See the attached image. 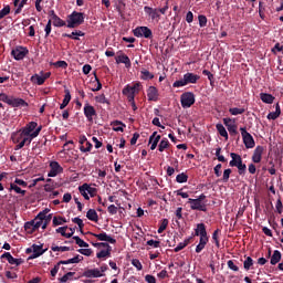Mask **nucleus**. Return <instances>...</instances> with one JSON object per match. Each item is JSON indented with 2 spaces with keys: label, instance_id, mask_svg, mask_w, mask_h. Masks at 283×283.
<instances>
[{
  "label": "nucleus",
  "instance_id": "09e8293b",
  "mask_svg": "<svg viewBox=\"0 0 283 283\" xmlns=\"http://www.w3.org/2000/svg\"><path fill=\"white\" fill-rule=\"evenodd\" d=\"M50 222H52V214L44 213L42 229H48V224H50Z\"/></svg>",
  "mask_w": 283,
  "mask_h": 283
},
{
  "label": "nucleus",
  "instance_id": "ddd939ff",
  "mask_svg": "<svg viewBox=\"0 0 283 283\" xmlns=\"http://www.w3.org/2000/svg\"><path fill=\"white\" fill-rule=\"evenodd\" d=\"M118 54L119 55L115 57L117 65H120V63H124L126 67H132V60H129V56H127L125 53H122V51H119Z\"/></svg>",
  "mask_w": 283,
  "mask_h": 283
},
{
  "label": "nucleus",
  "instance_id": "39448f33",
  "mask_svg": "<svg viewBox=\"0 0 283 283\" xmlns=\"http://www.w3.org/2000/svg\"><path fill=\"white\" fill-rule=\"evenodd\" d=\"M180 103H181V107H184V109H188L189 107H191V105H193L196 103V95L191 92H186V93L181 94Z\"/></svg>",
  "mask_w": 283,
  "mask_h": 283
},
{
  "label": "nucleus",
  "instance_id": "cd10ccee",
  "mask_svg": "<svg viewBox=\"0 0 283 283\" xmlns=\"http://www.w3.org/2000/svg\"><path fill=\"white\" fill-rule=\"evenodd\" d=\"M78 262H83V255L77 254L73 259L60 261L59 264H78Z\"/></svg>",
  "mask_w": 283,
  "mask_h": 283
},
{
  "label": "nucleus",
  "instance_id": "774afa93",
  "mask_svg": "<svg viewBox=\"0 0 283 283\" xmlns=\"http://www.w3.org/2000/svg\"><path fill=\"white\" fill-rule=\"evenodd\" d=\"M145 281H146L147 283H156V276H154V275H151V274H147V275L145 276Z\"/></svg>",
  "mask_w": 283,
  "mask_h": 283
},
{
  "label": "nucleus",
  "instance_id": "2eb2a0df",
  "mask_svg": "<svg viewBox=\"0 0 283 283\" xmlns=\"http://www.w3.org/2000/svg\"><path fill=\"white\" fill-rule=\"evenodd\" d=\"M262 154H264V147L256 146L252 155V163H255V164L262 163Z\"/></svg>",
  "mask_w": 283,
  "mask_h": 283
},
{
  "label": "nucleus",
  "instance_id": "6e6552de",
  "mask_svg": "<svg viewBox=\"0 0 283 283\" xmlns=\"http://www.w3.org/2000/svg\"><path fill=\"white\" fill-rule=\"evenodd\" d=\"M45 213H50V209L48 208L44 209L43 211L39 212L33 220H31L35 231H38V229H41V227H43V219L45 218Z\"/></svg>",
  "mask_w": 283,
  "mask_h": 283
},
{
  "label": "nucleus",
  "instance_id": "f704fd0d",
  "mask_svg": "<svg viewBox=\"0 0 283 283\" xmlns=\"http://www.w3.org/2000/svg\"><path fill=\"white\" fill-rule=\"evenodd\" d=\"M139 92L136 91V88H134L132 85H126L123 91L122 94H132L133 96H136V94H138Z\"/></svg>",
  "mask_w": 283,
  "mask_h": 283
},
{
  "label": "nucleus",
  "instance_id": "7ed1b4c3",
  "mask_svg": "<svg viewBox=\"0 0 283 283\" xmlns=\"http://www.w3.org/2000/svg\"><path fill=\"white\" fill-rule=\"evenodd\" d=\"M134 36L137 39H154V32L148 27H137L133 30Z\"/></svg>",
  "mask_w": 283,
  "mask_h": 283
},
{
  "label": "nucleus",
  "instance_id": "bf43d9fd",
  "mask_svg": "<svg viewBox=\"0 0 283 283\" xmlns=\"http://www.w3.org/2000/svg\"><path fill=\"white\" fill-rule=\"evenodd\" d=\"M51 251H54V252H56V251H61L62 253H65V251H70V247H57V245H52L51 247Z\"/></svg>",
  "mask_w": 283,
  "mask_h": 283
},
{
  "label": "nucleus",
  "instance_id": "4c0bfd02",
  "mask_svg": "<svg viewBox=\"0 0 283 283\" xmlns=\"http://www.w3.org/2000/svg\"><path fill=\"white\" fill-rule=\"evenodd\" d=\"M55 231H56V233H61V235L63 238H72V233L65 232V231H67V226L60 227Z\"/></svg>",
  "mask_w": 283,
  "mask_h": 283
},
{
  "label": "nucleus",
  "instance_id": "bb28decb",
  "mask_svg": "<svg viewBox=\"0 0 283 283\" xmlns=\"http://www.w3.org/2000/svg\"><path fill=\"white\" fill-rule=\"evenodd\" d=\"M280 260H282V252L275 250L270 259V264H272V266H275V264H277Z\"/></svg>",
  "mask_w": 283,
  "mask_h": 283
},
{
  "label": "nucleus",
  "instance_id": "e433bc0d",
  "mask_svg": "<svg viewBox=\"0 0 283 283\" xmlns=\"http://www.w3.org/2000/svg\"><path fill=\"white\" fill-rule=\"evenodd\" d=\"M65 223H67V219H65V217H53V227H60Z\"/></svg>",
  "mask_w": 283,
  "mask_h": 283
},
{
  "label": "nucleus",
  "instance_id": "9b49d317",
  "mask_svg": "<svg viewBox=\"0 0 283 283\" xmlns=\"http://www.w3.org/2000/svg\"><path fill=\"white\" fill-rule=\"evenodd\" d=\"M41 129H43V126H39L29 136H27V135L23 136V133H21L20 138H22V140H25V145H30L32 143V139L36 138V136H39V134H41Z\"/></svg>",
  "mask_w": 283,
  "mask_h": 283
},
{
  "label": "nucleus",
  "instance_id": "f8f14e48",
  "mask_svg": "<svg viewBox=\"0 0 283 283\" xmlns=\"http://www.w3.org/2000/svg\"><path fill=\"white\" fill-rule=\"evenodd\" d=\"M146 92L148 101L157 103L159 96L158 88L156 86H149Z\"/></svg>",
  "mask_w": 283,
  "mask_h": 283
},
{
  "label": "nucleus",
  "instance_id": "338daca9",
  "mask_svg": "<svg viewBox=\"0 0 283 283\" xmlns=\"http://www.w3.org/2000/svg\"><path fill=\"white\" fill-rule=\"evenodd\" d=\"M54 67H62V70H67V62L56 61L53 63Z\"/></svg>",
  "mask_w": 283,
  "mask_h": 283
},
{
  "label": "nucleus",
  "instance_id": "49530a36",
  "mask_svg": "<svg viewBox=\"0 0 283 283\" xmlns=\"http://www.w3.org/2000/svg\"><path fill=\"white\" fill-rule=\"evenodd\" d=\"M227 129H228L230 136H238V134H239L238 133V125H235V124L228 125Z\"/></svg>",
  "mask_w": 283,
  "mask_h": 283
},
{
  "label": "nucleus",
  "instance_id": "4d7b16f0",
  "mask_svg": "<svg viewBox=\"0 0 283 283\" xmlns=\"http://www.w3.org/2000/svg\"><path fill=\"white\" fill-rule=\"evenodd\" d=\"M237 169H238L239 176H244V174H247V164H243V163L239 164L237 166Z\"/></svg>",
  "mask_w": 283,
  "mask_h": 283
},
{
  "label": "nucleus",
  "instance_id": "680f3d73",
  "mask_svg": "<svg viewBox=\"0 0 283 283\" xmlns=\"http://www.w3.org/2000/svg\"><path fill=\"white\" fill-rule=\"evenodd\" d=\"M231 168H228L223 171L222 182H229V178H231Z\"/></svg>",
  "mask_w": 283,
  "mask_h": 283
},
{
  "label": "nucleus",
  "instance_id": "8fccbe9b",
  "mask_svg": "<svg viewBox=\"0 0 283 283\" xmlns=\"http://www.w3.org/2000/svg\"><path fill=\"white\" fill-rule=\"evenodd\" d=\"M72 222H74V224H77L81 233H83V228L85 227V223H83V220L78 217H75L72 219Z\"/></svg>",
  "mask_w": 283,
  "mask_h": 283
},
{
  "label": "nucleus",
  "instance_id": "a878e982",
  "mask_svg": "<svg viewBox=\"0 0 283 283\" xmlns=\"http://www.w3.org/2000/svg\"><path fill=\"white\" fill-rule=\"evenodd\" d=\"M111 126L113 127L114 132H125V127H127V125L120 120H114L111 123Z\"/></svg>",
  "mask_w": 283,
  "mask_h": 283
},
{
  "label": "nucleus",
  "instance_id": "f257e3e1",
  "mask_svg": "<svg viewBox=\"0 0 283 283\" xmlns=\"http://www.w3.org/2000/svg\"><path fill=\"white\" fill-rule=\"evenodd\" d=\"M66 28H78V25H83L85 23V13L73 11L70 15H67Z\"/></svg>",
  "mask_w": 283,
  "mask_h": 283
},
{
  "label": "nucleus",
  "instance_id": "864d4df0",
  "mask_svg": "<svg viewBox=\"0 0 283 283\" xmlns=\"http://www.w3.org/2000/svg\"><path fill=\"white\" fill-rule=\"evenodd\" d=\"M229 112L232 116H239L240 114H244L245 109L233 107V108H229Z\"/></svg>",
  "mask_w": 283,
  "mask_h": 283
},
{
  "label": "nucleus",
  "instance_id": "58836bf2",
  "mask_svg": "<svg viewBox=\"0 0 283 283\" xmlns=\"http://www.w3.org/2000/svg\"><path fill=\"white\" fill-rule=\"evenodd\" d=\"M168 147H169V139L163 138L159 143L158 150L165 151V149H168Z\"/></svg>",
  "mask_w": 283,
  "mask_h": 283
},
{
  "label": "nucleus",
  "instance_id": "f3484780",
  "mask_svg": "<svg viewBox=\"0 0 283 283\" xmlns=\"http://www.w3.org/2000/svg\"><path fill=\"white\" fill-rule=\"evenodd\" d=\"M39 124L36 122H30L23 129H22V136H31L34 133V129H38L36 127Z\"/></svg>",
  "mask_w": 283,
  "mask_h": 283
},
{
  "label": "nucleus",
  "instance_id": "9d476101",
  "mask_svg": "<svg viewBox=\"0 0 283 283\" xmlns=\"http://www.w3.org/2000/svg\"><path fill=\"white\" fill-rule=\"evenodd\" d=\"M84 116L88 123H94V116H96V108L90 105V103H86L84 105Z\"/></svg>",
  "mask_w": 283,
  "mask_h": 283
},
{
  "label": "nucleus",
  "instance_id": "c85d7f7f",
  "mask_svg": "<svg viewBox=\"0 0 283 283\" xmlns=\"http://www.w3.org/2000/svg\"><path fill=\"white\" fill-rule=\"evenodd\" d=\"M195 235H202V238H205V235H207V226H205V223H198Z\"/></svg>",
  "mask_w": 283,
  "mask_h": 283
},
{
  "label": "nucleus",
  "instance_id": "1a4fd4ad",
  "mask_svg": "<svg viewBox=\"0 0 283 283\" xmlns=\"http://www.w3.org/2000/svg\"><path fill=\"white\" fill-rule=\"evenodd\" d=\"M50 171L48 174L49 178H56L59 174H63V167L59 161H51L50 163Z\"/></svg>",
  "mask_w": 283,
  "mask_h": 283
},
{
  "label": "nucleus",
  "instance_id": "a18cd8bd",
  "mask_svg": "<svg viewBox=\"0 0 283 283\" xmlns=\"http://www.w3.org/2000/svg\"><path fill=\"white\" fill-rule=\"evenodd\" d=\"M251 266H253V259L251 256H248L243 262V269L245 271H250Z\"/></svg>",
  "mask_w": 283,
  "mask_h": 283
},
{
  "label": "nucleus",
  "instance_id": "3c124183",
  "mask_svg": "<svg viewBox=\"0 0 283 283\" xmlns=\"http://www.w3.org/2000/svg\"><path fill=\"white\" fill-rule=\"evenodd\" d=\"M74 275H76V272H67L66 274H64L61 279L60 282L61 283H65L69 280H72V277H74Z\"/></svg>",
  "mask_w": 283,
  "mask_h": 283
},
{
  "label": "nucleus",
  "instance_id": "4be33fe9",
  "mask_svg": "<svg viewBox=\"0 0 283 283\" xmlns=\"http://www.w3.org/2000/svg\"><path fill=\"white\" fill-rule=\"evenodd\" d=\"M230 158H232V160L229 163L230 167H238V165L242 163V156L239 154L231 153Z\"/></svg>",
  "mask_w": 283,
  "mask_h": 283
},
{
  "label": "nucleus",
  "instance_id": "69168bd1",
  "mask_svg": "<svg viewBox=\"0 0 283 283\" xmlns=\"http://www.w3.org/2000/svg\"><path fill=\"white\" fill-rule=\"evenodd\" d=\"M200 28H207V15L200 14L198 17Z\"/></svg>",
  "mask_w": 283,
  "mask_h": 283
},
{
  "label": "nucleus",
  "instance_id": "7c9ffc66",
  "mask_svg": "<svg viewBox=\"0 0 283 283\" xmlns=\"http://www.w3.org/2000/svg\"><path fill=\"white\" fill-rule=\"evenodd\" d=\"M216 129L220 134V136H222V138H226V140H229V133H227V128H224V125L217 124Z\"/></svg>",
  "mask_w": 283,
  "mask_h": 283
},
{
  "label": "nucleus",
  "instance_id": "0e129e2a",
  "mask_svg": "<svg viewBox=\"0 0 283 283\" xmlns=\"http://www.w3.org/2000/svg\"><path fill=\"white\" fill-rule=\"evenodd\" d=\"M132 264L135 266V269H137V271H143V263H140V260L133 259Z\"/></svg>",
  "mask_w": 283,
  "mask_h": 283
},
{
  "label": "nucleus",
  "instance_id": "dca6fc26",
  "mask_svg": "<svg viewBox=\"0 0 283 283\" xmlns=\"http://www.w3.org/2000/svg\"><path fill=\"white\" fill-rule=\"evenodd\" d=\"M84 277H105V274L99 269H88L83 273Z\"/></svg>",
  "mask_w": 283,
  "mask_h": 283
},
{
  "label": "nucleus",
  "instance_id": "aec40b11",
  "mask_svg": "<svg viewBox=\"0 0 283 283\" xmlns=\"http://www.w3.org/2000/svg\"><path fill=\"white\" fill-rule=\"evenodd\" d=\"M96 258H98V260H107V258H112V245L106 247V250L97 252Z\"/></svg>",
  "mask_w": 283,
  "mask_h": 283
},
{
  "label": "nucleus",
  "instance_id": "b1692460",
  "mask_svg": "<svg viewBox=\"0 0 283 283\" xmlns=\"http://www.w3.org/2000/svg\"><path fill=\"white\" fill-rule=\"evenodd\" d=\"M260 98L262 103H266L268 105H273V102L275 101V97L269 93H261Z\"/></svg>",
  "mask_w": 283,
  "mask_h": 283
},
{
  "label": "nucleus",
  "instance_id": "5701e85b",
  "mask_svg": "<svg viewBox=\"0 0 283 283\" xmlns=\"http://www.w3.org/2000/svg\"><path fill=\"white\" fill-rule=\"evenodd\" d=\"M32 249H33V254H32L33 259L41 258V255H43V253H45V251H48V249L43 250V245H36V244H33Z\"/></svg>",
  "mask_w": 283,
  "mask_h": 283
},
{
  "label": "nucleus",
  "instance_id": "423d86ee",
  "mask_svg": "<svg viewBox=\"0 0 283 283\" xmlns=\"http://www.w3.org/2000/svg\"><path fill=\"white\" fill-rule=\"evenodd\" d=\"M28 54H30V51L24 46H17L11 51V56H13L15 61H23Z\"/></svg>",
  "mask_w": 283,
  "mask_h": 283
},
{
  "label": "nucleus",
  "instance_id": "c756f323",
  "mask_svg": "<svg viewBox=\"0 0 283 283\" xmlns=\"http://www.w3.org/2000/svg\"><path fill=\"white\" fill-rule=\"evenodd\" d=\"M140 78L142 81H151L154 78V73L149 72L146 69L140 70Z\"/></svg>",
  "mask_w": 283,
  "mask_h": 283
},
{
  "label": "nucleus",
  "instance_id": "393cba45",
  "mask_svg": "<svg viewBox=\"0 0 283 283\" xmlns=\"http://www.w3.org/2000/svg\"><path fill=\"white\" fill-rule=\"evenodd\" d=\"M64 98L62 104L60 105V109H65L66 105H70V102L72 101V94L70 93V90L64 91Z\"/></svg>",
  "mask_w": 283,
  "mask_h": 283
},
{
  "label": "nucleus",
  "instance_id": "a19ab883",
  "mask_svg": "<svg viewBox=\"0 0 283 283\" xmlns=\"http://www.w3.org/2000/svg\"><path fill=\"white\" fill-rule=\"evenodd\" d=\"M24 230L28 233H34V231H36V228H34V223L32 221H28L24 223Z\"/></svg>",
  "mask_w": 283,
  "mask_h": 283
},
{
  "label": "nucleus",
  "instance_id": "f03ea898",
  "mask_svg": "<svg viewBox=\"0 0 283 283\" xmlns=\"http://www.w3.org/2000/svg\"><path fill=\"white\" fill-rule=\"evenodd\" d=\"M200 81V76L193 73L184 74V78L172 83V87H185V85L196 84Z\"/></svg>",
  "mask_w": 283,
  "mask_h": 283
},
{
  "label": "nucleus",
  "instance_id": "72a5a7b5",
  "mask_svg": "<svg viewBox=\"0 0 283 283\" xmlns=\"http://www.w3.org/2000/svg\"><path fill=\"white\" fill-rule=\"evenodd\" d=\"M53 25L54 28H64V25H67V24L65 20L61 19L59 15H54Z\"/></svg>",
  "mask_w": 283,
  "mask_h": 283
},
{
  "label": "nucleus",
  "instance_id": "052dcab7",
  "mask_svg": "<svg viewBox=\"0 0 283 283\" xmlns=\"http://www.w3.org/2000/svg\"><path fill=\"white\" fill-rule=\"evenodd\" d=\"M95 101L97 103H102V104H106V105H109V99H107V97H105V94H102L99 96H96L95 97Z\"/></svg>",
  "mask_w": 283,
  "mask_h": 283
},
{
  "label": "nucleus",
  "instance_id": "473e14b6",
  "mask_svg": "<svg viewBox=\"0 0 283 283\" xmlns=\"http://www.w3.org/2000/svg\"><path fill=\"white\" fill-rule=\"evenodd\" d=\"M31 83H34L35 85H43V83H45V77L34 74L31 76Z\"/></svg>",
  "mask_w": 283,
  "mask_h": 283
},
{
  "label": "nucleus",
  "instance_id": "20e7f679",
  "mask_svg": "<svg viewBox=\"0 0 283 283\" xmlns=\"http://www.w3.org/2000/svg\"><path fill=\"white\" fill-rule=\"evenodd\" d=\"M241 136L243 138V145L247 149H253L255 147V139H253V135L247 132V127L240 128Z\"/></svg>",
  "mask_w": 283,
  "mask_h": 283
},
{
  "label": "nucleus",
  "instance_id": "412c9836",
  "mask_svg": "<svg viewBox=\"0 0 283 283\" xmlns=\"http://www.w3.org/2000/svg\"><path fill=\"white\" fill-rule=\"evenodd\" d=\"M9 105L11 107H28V104L23 98L11 97Z\"/></svg>",
  "mask_w": 283,
  "mask_h": 283
},
{
  "label": "nucleus",
  "instance_id": "6ab92c4d",
  "mask_svg": "<svg viewBox=\"0 0 283 283\" xmlns=\"http://www.w3.org/2000/svg\"><path fill=\"white\" fill-rule=\"evenodd\" d=\"M158 132H154L151 136L149 137V145L151 151L158 147V143H160V135H157Z\"/></svg>",
  "mask_w": 283,
  "mask_h": 283
},
{
  "label": "nucleus",
  "instance_id": "603ef678",
  "mask_svg": "<svg viewBox=\"0 0 283 283\" xmlns=\"http://www.w3.org/2000/svg\"><path fill=\"white\" fill-rule=\"evenodd\" d=\"M92 147H93L92 143L86 142V143L84 144V146H80V150H81L83 154H87V151H92Z\"/></svg>",
  "mask_w": 283,
  "mask_h": 283
},
{
  "label": "nucleus",
  "instance_id": "ea45409f",
  "mask_svg": "<svg viewBox=\"0 0 283 283\" xmlns=\"http://www.w3.org/2000/svg\"><path fill=\"white\" fill-rule=\"evenodd\" d=\"M188 180H189V176L185 172H181L176 177V181L179 182L180 185H182V182H187Z\"/></svg>",
  "mask_w": 283,
  "mask_h": 283
},
{
  "label": "nucleus",
  "instance_id": "13d9d810",
  "mask_svg": "<svg viewBox=\"0 0 283 283\" xmlns=\"http://www.w3.org/2000/svg\"><path fill=\"white\" fill-rule=\"evenodd\" d=\"M147 247H153V249H160V241L150 239L146 242Z\"/></svg>",
  "mask_w": 283,
  "mask_h": 283
},
{
  "label": "nucleus",
  "instance_id": "c03bdc74",
  "mask_svg": "<svg viewBox=\"0 0 283 283\" xmlns=\"http://www.w3.org/2000/svg\"><path fill=\"white\" fill-rule=\"evenodd\" d=\"M78 191L81 196H83L84 200H90V195H87V188L85 187V184L78 187Z\"/></svg>",
  "mask_w": 283,
  "mask_h": 283
},
{
  "label": "nucleus",
  "instance_id": "e2e57ef3",
  "mask_svg": "<svg viewBox=\"0 0 283 283\" xmlns=\"http://www.w3.org/2000/svg\"><path fill=\"white\" fill-rule=\"evenodd\" d=\"M8 14H10V6L7 4L2 10H0V19H4Z\"/></svg>",
  "mask_w": 283,
  "mask_h": 283
},
{
  "label": "nucleus",
  "instance_id": "0eeeda50",
  "mask_svg": "<svg viewBox=\"0 0 283 283\" xmlns=\"http://www.w3.org/2000/svg\"><path fill=\"white\" fill-rule=\"evenodd\" d=\"M188 205H190V209L192 211H203L207 212V203L199 201L198 199H188Z\"/></svg>",
  "mask_w": 283,
  "mask_h": 283
},
{
  "label": "nucleus",
  "instance_id": "37998d69",
  "mask_svg": "<svg viewBox=\"0 0 283 283\" xmlns=\"http://www.w3.org/2000/svg\"><path fill=\"white\" fill-rule=\"evenodd\" d=\"M73 240H75V243L77 244V247L87 249V247H90V244L87 242H85L83 239H81L80 237H73Z\"/></svg>",
  "mask_w": 283,
  "mask_h": 283
},
{
  "label": "nucleus",
  "instance_id": "c9c22d12",
  "mask_svg": "<svg viewBox=\"0 0 283 283\" xmlns=\"http://www.w3.org/2000/svg\"><path fill=\"white\" fill-rule=\"evenodd\" d=\"M139 92L136 91V88H134L132 85H126L123 91L122 94H132L133 96H136V94H138Z\"/></svg>",
  "mask_w": 283,
  "mask_h": 283
},
{
  "label": "nucleus",
  "instance_id": "a211bd4d",
  "mask_svg": "<svg viewBox=\"0 0 283 283\" xmlns=\"http://www.w3.org/2000/svg\"><path fill=\"white\" fill-rule=\"evenodd\" d=\"M144 12H146V14H149V17L154 20L157 19V21L160 20V13L158 11V9H154L151 7H144Z\"/></svg>",
  "mask_w": 283,
  "mask_h": 283
},
{
  "label": "nucleus",
  "instance_id": "2f4dec72",
  "mask_svg": "<svg viewBox=\"0 0 283 283\" xmlns=\"http://www.w3.org/2000/svg\"><path fill=\"white\" fill-rule=\"evenodd\" d=\"M87 220H91V222H98V213L94 209H90L86 212Z\"/></svg>",
  "mask_w": 283,
  "mask_h": 283
},
{
  "label": "nucleus",
  "instance_id": "6e6d98bb",
  "mask_svg": "<svg viewBox=\"0 0 283 283\" xmlns=\"http://www.w3.org/2000/svg\"><path fill=\"white\" fill-rule=\"evenodd\" d=\"M10 189L15 191V193H21V196L25 195V190L21 189V187L17 186V184H11Z\"/></svg>",
  "mask_w": 283,
  "mask_h": 283
},
{
  "label": "nucleus",
  "instance_id": "4468645a",
  "mask_svg": "<svg viewBox=\"0 0 283 283\" xmlns=\"http://www.w3.org/2000/svg\"><path fill=\"white\" fill-rule=\"evenodd\" d=\"M94 238H97L101 242H109V244H116V239L107 234V232H102L99 234L92 233Z\"/></svg>",
  "mask_w": 283,
  "mask_h": 283
},
{
  "label": "nucleus",
  "instance_id": "5fc2aeb1",
  "mask_svg": "<svg viewBox=\"0 0 283 283\" xmlns=\"http://www.w3.org/2000/svg\"><path fill=\"white\" fill-rule=\"evenodd\" d=\"M220 234V229H217L212 233V240L214 241V244L218 249H220V240L218 239V235Z\"/></svg>",
  "mask_w": 283,
  "mask_h": 283
},
{
  "label": "nucleus",
  "instance_id": "79ce46f5",
  "mask_svg": "<svg viewBox=\"0 0 283 283\" xmlns=\"http://www.w3.org/2000/svg\"><path fill=\"white\" fill-rule=\"evenodd\" d=\"M84 187L86 188V191L91 196V198H94V196L98 193V190L94 187H91L88 184H84Z\"/></svg>",
  "mask_w": 283,
  "mask_h": 283
},
{
  "label": "nucleus",
  "instance_id": "de8ad7c7",
  "mask_svg": "<svg viewBox=\"0 0 283 283\" xmlns=\"http://www.w3.org/2000/svg\"><path fill=\"white\" fill-rule=\"evenodd\" d=\"M167 227H169V220H167V219L161 220V223H160L157 232L158 233H164L165 230L167 229Z\"/></svg>",
  "mask_w": 283,
  "mask_h": 283
}]
</instances>
